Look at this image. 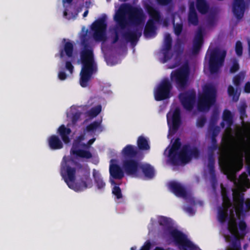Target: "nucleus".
<instances>
[{
	"mask_svg": "<svg viewBox=\"0 0 250 250\" xmlns=\"http://www.w3.org/2000/svg\"><path fill=\"white\" fill-rule=\"evenodd\" d=\"M199 155L200 151L196 147L191 148L189 145H184L169 160L173 165L179 166L188 163L192 158H197Z\"/></svg>",
	"mask_w": 250,
	"mask_h": 250,
	"instance_id": "nucleus-7",
	"label": "nucleus"
},
{
	"mask_svg": "<svg viewBox=\"0 0 250 250\" xmlns=\"http://www.w3.org/2000/svg\"><path fill=\"white\" fill-rule=\"evenodd\" d=\"M142 28L136 27L133 30H128L126 31L121 30V34L122 38L127 42H130L132 44H136L142 36Z\"/></svg>",
	"mask_w": 250,
	"mask_h": 250,
	"instance_id": "nucleus-15",
	"label": "nucleus"
},
{
	"mask_svg": "<svg viewBox=\"0 0 250 250\" xmlns=\"http://www.w3.org/2000/svg\"><path fill=\"white\" fill-rule=\"evenodd\" d=\"M235 51L237 56L240 57L243 54V45L241 41L236 42L235 46Z\"/></svg>",
	"mask_w": 250,
	"mask_h": 250,
	"instance_id": "nucleus-46",
	"label": "nucleus"
},
{
	"mask_svg": "<svg viewBox=\"0 0 250 250\" xmlns=\"http://www.w3.org/2000/svg\"><path fill=\"white\" fill-rule=\"evenodd\" d=\"M228 93L229 96L233 97V98L235 101H237L238 99V97H237L236 99H235V95L236 94V90L234 88L232 85H229L228 88Z\"/></svg>",
	"mask_w": 250,
	"mask_h": 250,
	"instance_id": "nucleus-50",
	"label": "nucleus"
},
{
	"mask_svg": "<svg viewBox=\"0 0 250 250\" xmlns=\"http://www.w3.org/2000/svg\"><path fill=\"white\" fill-rule=\"evenodd\" d=\"M65 67L66 70L69 71L70 73L72 74L73 73V69H74V66L72 65V64L71 62H70V61H66L65 62Z\"/></svg>",
	"mask_w": 250,
	"mask_h": 250,
	"instance_id": "nucleus-54",
	"label": "nucleus"
},
{
	"mask_svg": "<svg viewBox=\"0 0 250 250\" xmlns=\"http://www.w3.org/2000/svg\"><path fill=\"white\" fill-rule=\"evenodd\" d=\"M216 99V90L211 85L204 86L203 92L198 96L197 108L200 111L208 110L215 104Z\"/></svg>",
	"mask_w": 250,
	"mask_h": 250,
	"instance_id": "nucleus-6",
	"label": "nucleus"
},
{
	"mask_svg": "<svg viewBox=\"0 0 250 250\" xmlns=\"http://www.w3.org/2000/svg\"><path fill=\"white\" fill-rule=\"evenodd\" d=\"M247 107V105L245 103H244L241 104L239 106L238 109L240 114V119L243 120L245 118L247 117L246 114V108Z\"/></svg>",
	"mask_w": 250,
	"mask_h": 250,
	"instance_id": "nucleus-43",
	"label": "nucleus"
},
{
	"mask_svg": "<svg viewBox=\"0 0 250 250\" xmlns=\"http://www.w3.org/2000/svg\"><path fill=\"white\" fill-rule=\"evenodd\" d=\"M245 77V73L243 72H240L236 75L233 78V83L234 85L237 87H239L241 82L244 81Z\"/></svg>",
	"mask_w": 250,
	"mask_h": 250,
	"instance_id": "nucleus-40",
	"label": "nucleus"
},
{
	"mask_svg": "<svg viewBox=\"0 0 250 250\" xmlns=\"http://www.w3.org/2000/svg\"><path fill=\"white\" fill-rule=\"evenodd\" d=\"M172 38L169 34L167 33L166 35L164 40V43L163 49L167 50H171L172 48Z\"/></svg>",
	"mask_w": 250,
	"mask_h": 250,
	"instance_id": "nucleus-41",
	"label": "nucleus"
},
{
	"mask_svg": "<svg viewBox=\"0 0 250 250\" xmlns=\"http://www.w3.org/2000/svg\"><path fill=\"white\" fill-rule=\"evenodd\" d=\"M222 119L223 122L220 124L222 127H225V122L227 124V127L228 128L232 126L233 124V116L229 110L228 109L224 110Z\"/></svg>",
	"mask_w": 250,
	"mask_h": 250,
	"instance_id": "nucleus-30",
	"label": "nucleus"
},
{
	"mask_svg": "<svg viewBox=\"0 0 250 250\" xmlns=\"http://www.w3.org/2000/svg\"><path fill=\"white\" fill-rule=\"evenodd\" d=\"M189 77V69L186 67H181L171 72L170 81L178 89H185L188 86Z\"/></svg>",
	"mask_w": 250,
	"mask_h": 250,
	"instance_id": "nucleus-8",
	"label": "nucleus"
},
{
	"mask_svg": "<svg viewBox=\"0 0 250 250\" xmlns=\"http://www.w3.org/2000/svg\"><path fill=\"white\" fill-rule=\"evenodd\" d=\"M121 153L125 159H134L138 155V151L134 146L127 145L122 149Z\"/></svg>",
	"mask_w": 250,
	"mask_h": 250,
	"instance_id": "nucleus-22",
	"label": "nucleus"
},
{
	"mask_svg": "<svg viewBox=\"0 0 250 250\" xmlns=\"http://www.w3.org/2000/svg\"><path fill=\"white\" fill-rule=\"evenodd\" d=\"M146 10L149 16L148 20H151L152 22L159 23L161 21L160 12L151 5H147Z\"/></svg>",
	"mask_w": 250,
	"mask_h": 250,
	"instance_id": "nucleus-19",
	"label": "nucleus"
},
{
	"mask_svg": "<svg viewBox=\"0 0 250 250\" xmlns=\"http://www.w3.org/2000/svg\"><path fill=\"white\" fill-rule=\"evenodd\" d=\"M196 8L202 14L207 13L209 10V5L206 0H196Z\"/></svg>",
	"mask_w": 250,
	"mask_h": 250,
	"instance_id": "nucleus-35",
	"label": "nucleus"
},
{
	"mask_svg": "<svg viewBox=\"0 0 250 250\" xmlns=\"http://www.w3.org/2000/svg\"><path fill=\"white\" fill-rule=\"evenodd\" d=\"M229 229L230 231L236 230V225L235 222H232L229 224Z\"/></svg>",
	"mask_w": 250,
	"mask_h": 250,
	"instance_id": "nucleus-61",
	"label": "nucleus"
},
{
	"mask_svg": "<svg viewBox=\"0 0 250 250\" xmlns=\"http://www.w3.org/2000/svg\"><path fill=\"white\" fill-rule=\"evenodd\" d=\"M207 167L210 176L212 186L214 188L215 185L217 183V179L215 170V162H213L211 159H210V162H208Z\"/></svg>",
	"mask_w": 250,
	"mask_h": 250,
	"instance_id": "nucleus-31",
	"label": "nucleus"
},
{
	"mask_svg": "<svg viewBox=\"0 0 250 250\" xmlns=\"http://www.w3.org/2000/svg\"><path fill=\"white\" fill-rule=\"evenodd\" d=\"M141 165L142 163L135 159H124L122 162V167L125 173L135 177L140 176Z\"/></svg>",
	"mask_w": 250,
	"mask_h": 250,
	"instance_id": "nucleus-11",
	"label": "nucleus"
},
{
	"mask_svg": "<svg viewBox=\"0 0 250 250\" xmlns=\"http://www.w3.org/2000/svg\"><path fill=\"white\" fill-rule=\"evenodd\" d=\"M81 114L79 112H76L73 114L72 117V122L73 124H75L80 119Z\"/></svg>",
	"mask_w": 250,
	"mask_h": 250,
	"instance_id": "nucleus-56",
	"label": "nucleus"
},
{
	"mask_svg": "<svg viewBox=\"0 0 250 250\" xmlns=\"http://www.w3.org/2000/svg\"><path fill=\"white\" fill-rule=\"evenodd\" d=\"M182 46V42L180 39H177L175 44V51H177L178 49H180Z\"/></svg>",
	"mask_w": 250,
	"mask_h": 250,
	"instance_id": "nucleus-60",
	"label": "nucleus"
},
{
	"mask_svg": "<svg viewBox=\"0 0 250 250\" xmlns=\"http://www.w3.org/2000/svg\"><path fill=\"white\" fill-rule=\"evenodd\" d=\"M159 224L162 226L165 233L168 232L175 243L183 250H196V246L188 239L182 231L174 229L171 219L161 216L158 218Z\"/></svg>",
	"mask_w": 250,
	"mask_h": 250,
	"instance_id": "nucleus-4",
	"label": "nucleus"
},
{
	"mask_svg": "<svg viewBox=\"0 0 250 250\" xmlns=\"http://www.w3.org/2000/svg\"><path fill=\"white\" fill-rule=\"evenodd\" d=\"M74 45L71 42H66L63 47L59 51L60 57L63 58L66 56L69 58H73Z\"/></svg>",
	"mask_w": 250,
	"mask_h": 250,
	"instance_id": "nucleus-23",
	"label": "nucleus"
},
{
	"mask_svg": "<svg viewBox=\"0 0 250 250\" xmlns=\"http://www.w3.org/2000/svg\"><path fill=\"white\" fill-rule=\"evenodd\" d=\"M222 197L223 207L229 208L231 205V201L229 197L228 192L225 189L222 190Z\"/></svg>",
	"mask_w": 250,
	"mask_h": 250,
	"instance_id": "nucleus-42",
	"label": "nucleus"
},
{
	"mask_svg": "<svg viewBox=\"0 0 250 250\" xmlns=\"http://www.w3.org/2000/svg\"><path fill=\"white\" fill-rule=\"evenodd\" d=\"M244 91L245 92L250 93V82H248L246 83L244 86Z\"/></svg>",
	"mask_w": 250,
	"mask_h": 250,
	"instance_id": "nucleus-62",
	"label": "nucleus"
},
{
	"mask_svg": "<svg viewBox=\"0 0 250 250\" xmlns=\"http://www.w3.org/2000/svg\"><path fill=\"white\" fill-rule=\"evenodd\" d=\"M141 172L145 177L148 179H152L155 176L154 167L149 164H142L140 168V174Z\"/></svg>",
	"mask_w": 250,
	"mask_h": 250,
	"instance_id": "nucleus-28",
	"label": "nucleus"
},
{
	"mask_svg": "<svg viewBox=\"0 0 250 250\" xmlns=\"http://www.w3.org/2000/svg\"><path fill=\"white\" fill-rule=\"evenodd\" d=\"M172 129L176 132L179 129L181 124V110L179 107H176L173 111L172 118Z\"/></svg>",
	"mask_w": 250,
	"mask_h": 250,
	"instance_id": "nucleus-21",
	"label": "nucleus"
},
{
	"mask_svg": "<svg viewBox=\"0 0 250 250\" xmlns=\"http://www.w3.org/2000/svg\"><path fill=\"white\" fill-rule=\"evenodd\" d=\"M112 193L117 199H120L123 197L121 189L118 186H115L112 188Z\"/></svg>",
	"mask_w": 250,
	"mask_h": 250,
	"instance_id": "nucleus-45",
	"label": "nucleus"
},
{
	"mask_svg": "<svg viewBox=\"0 0 250 250\" xmlns=\"http://www.w3.org/2000/svg\"><path fill=\"white\" fill-rule=\"evenodd\" d=\"M206 122V119L205 117H200L198 118L196 122V125L198 127H202Z\"/></svg>",
	"mask_w": 250,
	"mask_h": 250,
	"instance_id": "nucleus-52",
	"label": "nucleus"
},
{
	"mask_svg": "<svg viewBox=\"0 0 250 250\" xmlns=\"http://www.w3.org/2000/svg\"><path fill=\"white\" fill-rule=\"evenodd\" d=\"M120 12L116 14L114 20L117 22L116 27L119 29L124 30L127 25V22L125 18L124 13L128 12L130 21L134 25L140 24L144 21V14L141 8L133 7L128 4H124L120 8Z\"/></svg>",
	"mask_w": 250,
	"mask_h": 250,
	"instance_id": "nucleus-5",
	"label": "nucleus"
},
{
	"mask_svg": "<svg viewBox=\"0 0 250 250\" xmlns=\"http://www.w3.org/2000/svg\"><path fill=\"white\" fill-rule=\"evenodd\" d=\"M106 28L105 18H100L92 24L91 30L93 32V37L95 41H102L105 39Z\"/></svg>",
	"mask_w": 250,
	"mask_h": 250,
	"instance_id": "nucleus-12",
	"label": "nucleus"
},
{
	"mask_svg": "<svg viewBox=\"0 0 250 250\" xmlns=\"http://www.w3.org/2000/svg\"><path fill=\"white\" fill-rule=\"evenodd\" d=\"M164 57L163 59V63H165L169 60L172 57V54L170 52V50L162 49Z\"/></svg>",
	"mask_w": 250,
	"mask_h": 250,
	"instance_id": "nucleus-47",
	"label": "nucleus"
},
{
	"mask_svg": "<svg viewBox=\"0 0 250 250\" xmlns=\"http://www.w3.org/2000/svg\"><path fill=\"white\" fill-rule=\"evenodd\" d=\"M245 205H246V211H249L250 210V200H247L246 203H245Z\"/></svg>",
	"mask_w": 250,
	"mask_h": 250,
	"instance_id": "nucleus-64",
	"label": "nucleus"
},
{
	"mask_svg": "<svg viewBox=\"0 0 250 250\" xmlns=\"http://www.w3.org/2000/svg\"><path fill=\"white\" fill-rule=\"evenodd\" d=\"M156 23L152 22L151 20H148L146 23L144 35L146 38L155 36L156 34Z\"/></svg>",
	"mask_w": 250,
	"mask_h": 250,
	"instance_id": "nucleus-29",
	"label": "nucleus"
},
{
	"mask_svg": "<svg viewBox=\"0 0 250 250\" xmlns=\"http://www.w3.org/2000/svg\"><path fill=\"white\" fill-rule=\"evenodd\" d=\"M93 177L97 188L99 189H103L105 186V183L101 175L95 169L93 170Z\"/></svg>",
	"mask_w": 250,
	"mask_h": 250,
	"instance_id": "nucleus-33",
	"label": "nucleus"
},
{
	"mask_svg": "<svg viewBox=\"0 0 250 250\" xmlns=\"http://www.w3.org/2000/svg\"><path fill=\"white\" fill-rule=\"evenodd\" d=\"M157 3L160 5H167L170 3L172 0H156Z\"/></svg>",
	"mask_w": 250,
	"mask_h": 250,
	"instance_id": "nucleus-57",
	"label": "nucleus"
},
{
	"mask_svg": "<svg viewBox=\"0 0 250 250\" xmlns=\"http://www.w3.org/2000/svg\"><path fill=\"white\" fill-rule=\"evenodd\" d=\"M210 131L211 132V139H216V138L219 132L218 128L217 127H213L210 129Z\"/></svg>",
	"mask_w": 250,
	"mask_h": 250,
	"instance_id": "nucleus-53",
	"label": "nucleus"
},
{
	"mask_svg": "<svg viewBox=\"0 0 250 250\" xmlns=\"http://www.w3.org/2000/svg\"><path fill=\"white\" fill-rule=\"evenodd\" d=\"M57 133L60 136L62 141L65 144H67L70 142L69 138V135L71 133L70 128L65 127L64 125H62L58 128Z\"/></svg>",
	"mask_w": 250,
	"mask_h": 250,
	"instance_id": "nucleus-25",
	"label": "nucleus"
},
{
	"mask_svg": "<svg viewBox=\"0 0 250 250\" xmlns=\"http://www.w3.org/2000/svg\"><path fill=\"white\" fill-rule=\"evenodd\" d=\"M239 64L237 60L233 62L232 65L230 68L229 71L231 73H234L238 71L239 69Z\"/></svg>",
	"mask_w": 250,
	"mask_h": 250,
	"instance_id": "nucleus-48",
	"label": "nucleus"
},
{
	"mask_svg": "<svg viewBox=\"0 0 250 250\" xmlns=\"http://www.w3.org/2000/svg\"><path fill=\"white\" fill-rule=\"evenodd\" d=\"M102 111V105L101 104L97 105L93 107L86 112L87 115L90 118H94L100 113Z\"/></svg>",
	"mask_w": 250,
	"mask_h": 250,
	"instance_id": "nucleus-39",
	"label": "nucleus"
},
{
	"mask_svg": "<svg viewBox=\"0 0 250 250\" xmlns=\"http://www.w3.org/2000/svg\"><path fill=\"white\" fill-rule=\"evenodd\" d=\"M211 145L208 146V162H210V159L215 162L214 151L219 148L217 145L216 139H211Z\"/></svg>",
	"mask_w": 250,
	"mask_h": 250,
	"instance_id": "nucleus-32",
	"label": "nucleus"
},
{
	"mask_svg": "<svg viewBox=\"0 0 250 250\" xmlns=\"http://www.w3.org/2000/svg\"><path fill=\"white\" fill-rule=\"evenodd\" d=\"M247 162L246 169L248 174L250 176V155L247 156L246 158Z\"/></svg>",
	"mask_w": 250,
	"mask_h": 250,
	"instance_id": "nucleus-58",
	"label": "nucleus"
},
{
	"mask_svg": "<svg viewBox=\"0 0 250 250\" xmlns=\"http://www.w3.org/2000/svg\"><path fill=\"white\" fill-rule=\"evenodd\" d=\"M84 139V135H81L78 137L77 140L73 144L70 149V154L75 155L77 157L89 159L92 157V154L90 151L78 148L81 141L83 140Z\"/></svg>",
	"mask_w": 250,
	"mask_h": 250,
	"instance_id": "nucleus-14",
	"label": "nucleus"
},
{
	"mask_svg": "<svg viewBox=\"0 0 250 250\" xmlns=\"http://www.w3.org/2000/svg\"><path fill=\"white\" fill-rule=\"evenodd\" d=\"M137 145L140 150H149L150 148L148 140L143 136H140L138 138Z\"/></svg>",
	"mask_w": 250,
	"mask_h": 250,
	"instance_id": "nucleus-34",
	"label": "nucleus"
},
{
	"mask_svg": "<svg viewBox=\"0 0 250 250\" xmlns=\"http://www.w3.org/2000/svg\"><path fill=\"white\" fill-rule=\"evenodd\" d=\"M77 167L78 179L75 182L76 168L72 167L66 163H62L60 173L68 187L75 191H82L92 186V181L90 178V169L86 166L84 167L79 163H75Z\"/></svg>",
	"mask_w": 250,
	"mask_h": 250,
	"instance_id": "nucleus-1",
	"label": "nucleus"
},
{
	"mask_svg": "<svg viewBox=\"0 0 250 250\" xmlns=\"http://www.w3.org/2000/svg\"><path fill=\"white\" fill-rule=\"evenodd\" d=\"M246 7L244 0H233L232 10L237 20H240L243 17Z\"/></svg>",
	"mask_w": 250,
	"mask_h": 250,
	"instance_id": "nucleus-17",
	"label": "nucleus"
},
{
	"mask_svg": "<svg viewBox=\"0 0 250 250\" xmlns=\"http://www.w3.org/2000/svg\"><path fill=\"white\" fill-rule=\"evenodd\" d=\"M183 29V25L182 23H174V21H173V30L175 34L177 36H179L182 33Z\"/></svg>",
	"mask_w": 250,
	"mask_h": 250,
	"instance_id": "nucleus-44",
	"label": "nucleus"
},
{
	"mask_svg": "<svg viewBox=\"0 0 250 250\" xmlns=\"http://www.w3.org/2000/svg\"><path fill=\"white\" fill-rule=\"evenodd\" d=\"M204 42L203 33L201 29H199L195 35L193 41L191 52L193 55L199 53Z\"/></svg>",
	"mask_w": 250,
	"mask_h": 250,
	"instance_id": "nucleus-18",
	"label": "nucleus"
},
{
	"mask_svg": "<svg viewBox=\"0 0 250 250\" xmlns=\"http://www.w3.org/2000/svg\"><path fill=\"white\" fill-rule=\"evenodd\" d=\"M110 177L115 179H122L124 177V172L121 167L116 164H111L109 166Z\"/></svg>",
	"mask_w": 250,
	"mask_h": 250,
	"instance_id": "nucleus-24",
	"label": "nucleus"
},
{
	"mask_svg": "<svg viewBox=\"0 0 250 250\" xmlns=\"http://www.w3.org/2000/svg\"><path fill=\"white\" fill-rule=\"evenodd\" d=\"M196 94L194 90H189L181 93L179 99L183 107L187 111H191L196 102Z\"/></svg>",
	"mask_w": 250,
	"mask_h": 250,
	"instance_id": "nucleus-13",
	"label": "nucleus"
},
{
	"mask_svg": "<svg viewBox=\"0 0 250 250\" xmlns=\"http://www.w3.org/2000/svg\"><path fill=\"white\" fill-rule=\"evenodd\" d=\"M101 127V121H94L88 125L86 126L85 128L83 129V132H94L97 129Z\"/></svg>",
	"mask_w": 250,
	"mask_h": 250,
	"instance_id": "nucleus-38",
	"label": "nucleus"
},
{
	"mask_svg": "<svg viewBox=\"0 0 250 250\" xmlns=\"http://www.w3.org/2000/svg\"><path fill=\"white\" fill-rule=\"evenodd\" d=\"M219 164L224 173L227 175V178L229 181L234 184L238 181L241 186L245 185L248 188L250 187V181L245 172H243L239 176L238 179L237 178V172L242 168L243 166L242 159L233 163L230 160L229 152L225 151L220 156Z\"/></svg>",
	"mask_w": 250,
	"mask_h": 250,
	"instance_id": "nucleus-3",
	"label": "nucleus"
},
{
	"mask_svg": "<svg viewBox=\"0 0 250 250\" xmlns=\"http://www.w3.org/2000/svg\"><path fill=\"white\" fill-rule=\"evenodd\" d=\"M226 55L225 51H221L219 49H214L210 51L208 64L211 74L218 72L219 68L223 64Z\"/></svg>",
	"mask_w": 250,
	"mask_h": 250,
	"instance_id": "nucleus-9",
	"label": "nucleus"
},
{
	"mask_svg": "<svg viewBox=\"0 0 250 250\" xmlns=\"http://www.w3.org/2000/svg\"><path fill=\"white\" fill-rule=\"evenodd\" d=\"M164 26L167 27L169 25V20L167 19H162L161 18V21Z\"/></svg>",
	"mask_w": 250,
	"mask_h": 250,
	"instance_id": "nucleus-63",
	"label": "nucleus"
},
{
	"mask_svg": "<svg viewBox=\"0 0 250 250\" xmlns=\"http://www.w3.org/2000/svg\"><path fill=\"white\" fill-rule=\"evenodd\" d=\"M151 246V244L150 241H147L146 242L144 245L141 247L140 250H150ZM136 247H133L131 248L130 250H136Z\"/></svg>",
	"mask_w": 250,
	"mask_h": 250,
	"instance_id": "nucleus-51",
	"label": "nucleus"
},
{
	"mask_svg": "<svg viewBox=\"0 0 250 250\" xmlns=\"http://www.w3.org/2000/svg\"><path fill=\"white\" fill-rule=\"evenodd\" d=\"M122 30L119 29V27H115L114 28L115 37L112 42V44L116 43L119 40V34Z\"/></svg>",
	"mask_w": 250,
	"mask_h": 250,
	"instance_id": "nucleus-49",
	"label": "nucleus"
},
{
	"mask_svg": "<svg viewBox=\"0 0 250 250\" xmlns=\"http://www.w3.org/2000/svg\"><path fill=\"white\" fill-rule=\"evenodd\" d=\"M229 208L226 207H219L218 211V219L219 221L223 223L228 218V211Z\"/></svg>",
	"mask_w": 250,
	"mask_h": 250,
	"instance_id": "nucleus-37",
	"label": "nucleus"
},
{
	"mask_svg": "<svg viewBox=\"0 0 250 250\" xmlns=\"http://www.w3.org/2000/svg\"><path fill=\"white\" fill-rule=\"evenodd\" d=\"M47 140L48 146L52 150L60 149L63 147V144L58 136L52 135Z\"/></svg>",
	"mask_w": 250,
	"mask_h": 250,
	"instance_id": "nucleus-26",
	"label": "nucleus"
},
{
	"mask_svg": "<svg viewBox=\"0 0 250 250\" xmlns=\"http://www.w3.org/2000/svg\"><path fill=\"white\" fill-rule=\"evenodd\" d=\"M181 146V143L180 139H176L172 144L171 147L169 150L168 158L169 160L179 152L178 150H179Z\"/></svg>",
	"mask_w": 250,
	"mask_h": 250,
	"instance_id": "nucleus-36",
	"label": "nucleus"
},
{
	"mask_svg": "<svg viewBox=\"0 0 250 250\" xmlns=\"http://www.w3.org/2000/svg\"><path fill=\"white\" fill-rule=\"evenodd\" d=\"M234 194V200L235 203L236 214L238 216H243L246 212V209L244 208V193L238 191L235 192Z\"/></svg>",
	"mask_w": 250,
	"mask_h": 250,
	"instance_id": "nucleus-16",
	"label": "nucleus"
},
{
	"mask_svg": "<svg viewBox=\"0 0 250 250\" xmlns=\"http://www.w3.org/2000/svg\"><path fill=\"white\" fill-rule=\"evenodd\" d=\"M188 21L189 23L193 25H197L199 23L198 17L194 2H191L189 4Z\"/></svg>",
	"mask_w": 250,
	"mask_h": 250,
	"instance_id": "nucleus-27",
	"label": "nucleus"
},
{
	"mask_svg": "<svg viewBox=\"0 0 250 250\" xmlns=\"http://www.w3.org/2000/svg\"><path fill=\"white\" fill-rule=\"evenodd\" d=\"M81 45L83 47L80 52V57L83 67L80 73V84L82 87H86L92 75L97 72V67L94 61L93 49L85 36L82 38Z\"/></svg>",
	"mask_w": 250,
	"mask_h": 250,
	"instance_id": "nucleus-2",
	"label": "nucleus"
},
{
	"mask_svg": "<svg viewBox=\"0 0 250 250\" xmlns=\"http://www.w3.org/2000/svg\"><path fill=\"white\" fill-rule=\"evenodd\" d=\"M172 88L169 80L167 78L163 79L154 90L155 99L161 101L169 98Z\"/></svg>",
	"mask_w": 250,
	"mask_h": 250,
	"instance_id": "nucleus-10",
	"label": "nucleus"
},
{
	"mask_svg": "<svg viewBox=\"0 0 250 250\" xmlns=\"http://www.w3.org/2000/svg\"><path fill=\"white\" fill-rule=\"evenodd\" d=\"M238 227L241 231H245L247 228V224L244 220H240L238 223Z\"/></svg>",
	"mask_w": 250,
	"mask_h": 250,
	"instance_id": "nucleus-55",
	"label": "nucleus"
},
{
	"mask_svg": "<svg viewBox=\"0 0 250 250\" xmlns=\"http://www.w3.org/2000/svg\"><path fill=\"white\" fill-rule=\"evenodd\" d=\"M171 191L177 197L186 198L187 192L185 188L179 183L173 181L169 183Z\"/></svg>",
	"mask_w": 250,
	"mask_h": 250,
	"instance_id": "nucleus-20",
	"label": "nucleus"
},
{
	"mask_svg": "<svg viewBox=\"0 0 250 250\" xmlns=\"http://www.w3.org/2000/svg\"><path fill=\"white\" fill-rule=\"evenodd\" d=\"M58 78L61 81L65 80L67 78V75L64 71H60L58 73Z\"/></svg>",
	"mask_w": 250,
	"mask_h": 250,
	"instance_id": "nucleus-59",
	"label": "nucleus"
}]
</instances>
